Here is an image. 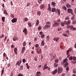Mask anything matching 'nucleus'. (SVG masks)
Segmentation results:
<instances>
[{
    "instance_id": "nucleus-64",
    "label": "nucleus",
    "mask_w": 76,
    "mask_h": 76,
    "mask_svg": "<svg viewBox=\"0 0 76 76\" xmlns=\"http://www.w3.org/2000/svg\"><path fill=\"white\" fill-rule=\"evenodd\" d=\"M34 59L35 61H37V57H35Z\"/></svg>"
},
{
    "instance_id": "nucleus-60",
    "label": "nucleus",
    "mask_w": 76,
    "mask_h": 76,
    "mask_svg": "<svg viewBox=\"0 0 76 76\" xmlns=\"http://www.w3.org/2000/svg\"><path fill=\"white\" fill-rule=\"evenodd\" d=\"M39 50V49H38V48H37L36 49V52L37 53H38Z\"/></svg>"
},
{
    "instance_id": "nucleus-2",
    "label": "nucleus",
    "mask_w": 76,
    "mask_h": 76,
    "mask_svg": "<svg viewBox=\"0 0 76 76\" xmlns=\"http://www.w3.org/2000/svg\"><path fill=\"white\" fill-rule=\"evenodd\" d=\"M70 23H71V20H68L67 21H64V23L65 25H70Z\"/></svg>"
},
{
    "instance_id": "nucleus-15",
    "label": "nucleus",
    "mask_w": 76,
    "mask_h": 76,
    "mask_svg": "<svg viewBox=\"0 0 76 76\" xmlns=\"http://www.w3.org/2000/svg\"><path fill=\"white\" fill-rule=\"evenodd\" d=\"M17 50L18 49H17L16 48H14V51L16 55H17V54H18V53H17Z\"/></svg>"
},
{
    "instance_id": "nucleus-22",
    "label": "nucleus",
    "mask_w": 76,
    "mask_h": 76,
    "mask_svg": "<svg viewBox=\"0 0 76 76\" xmlns=\"http://www.w3.org/2000/svg\"><path fill=\"white\" fill-rule=\"evenodd\" d=\"M69 66V63H66L64 65V67L65 68L66 67L68 66Z\"/></svg>"
},
{
    "instance_id": "nucleus-24",
    "label": "nucleus",
    "mask_w": 76,
    "mask_h": 76,
    "mask_svg": "<svg viewBox=\"0 0 76 76\" xmlns=\"http://www.w3.org/2000/svg\"><path fill=\"white\" fill-rule=\"evenodd\" d=\"M72 50L71 49H69V50H68L67 51L66 54L67 55H68V54H69V52H70Z\"/></svg>"
},
{
    "instance_id": "nucleus-9",
    "label": "nucleus",
    "mask_w": 76,
    "mask_h": 76,
    "mask_svg": "<svg viewBox=\"0 0 76 76\" xmlns=\"http://www.w3.org/2000/svg\"><path fill=\"white\" fill-rule=\"evenodd\" d=\"M47 10L49 11V12H51V8L50 7V4L48 5V7L47 8Z\"/></svg>"
},
{
    "instance_id": "nucleus-56",
    "label": "nucleus",
    "mask_w": 76,
    "mask_h": 76,
    "mask_svg": "<svg viewBox=\"0 0 76 76\" xmlns=\"http://www.w3.org/2000/svg\"><path fill=\"white\" fill-rule=\"evenodd\" d=\"M10 16L11 17V18H14V15L13 14H11Z\"/></svg>"
},
{
    "instance_id": "nucleus-26",
    "label": "nucleus",
    "mask_w": 76,
    "mask_h": 76,
    "mask_svg": "<svg viewBox=\"0 0 76 76\" xmlns=\"http://www.w3.org/2000/svg\"><path fill=\"white\" fill-rule=\"evenodd\" d=\"M56 9L55 8H53L51 10V12H55L56 11Z\"/></svg>"
},
{
    "instance_id": "nucleus-44",
    "label": "nucleus",
    "mask_w": 76,
    "mask_h": 76,
    "mask_svg": "<svg viewBox=\"0 0 76 76\" xmlns=\"http://www.w3.org/2000/svg\"><path fill=\"white\" fill-rule=\"evenodd\" d=\"M23 66H20V67L19 68L20 70H23Z\"/></svg>"
},
{
    "instance_id": "nucleus-38",
    "label": "nucleus",
    "mask_w": 76,
    "mask_h": 76,
    "mask_svg": "<svg viewBox=\"0 0 76 76\" xmlns=\"http://www.w3.org/2000/svg\"><path fill=\"white\" fill-rule=\"evenodd\" d=\"M72 60L73 61H76V56H73Z\"/></svg>"
},
{
    "instance_id": "nucleus-35",
    "label": "nucleus",
    "mask_w": 76,
    "mask_h": 76,
    "mask_svg": "<svg viewBox=\"0 0 76 76\" xmlns=\"http://www.w3.org/2000/svg\"><path fill=\"white\" fill-rule=\"evenodd\" d=\"M18 39L16 37H14L13 38V40L14 41H16V40H18Z\"/></svg>"
},
{
    "instance_id": "nucleus-58",
    "label": "nucleus",
    "mask_w": 76,
    "mask_h": 76,
    "mask_svg": "<svg viewBox=\"0 0 76 76\" xmlns=\"http://www.w3.org/2000/svg\"><path fill=\"white\" fill-rule=\"evenodd\" d=\"M11 48H15V46L13 45H12L11 46Z\"/></svg>"
},
{
    "instance_id": "nucleus-49",
    "label": "nucleus",
    "mask_w": 76,
    "mask_h": 76,
    "mask_svg": "<svg viewBox=\"0 0 76 76\" xmlns=\"http://www.w3.org/2000/svg\"><path fill=\"white\" fill-rule=\"evenodd\" d=\"M69 60H73V57L72 56H70L69 58Z\"/></svg>"
},
{
    "instance_id": "nucleus-1",
    "label": "nucleus",
    "mask_w": 76,
    "mask_h": 76,
    "mask_svg": "<svg viewBox=\"0 0 76 76\" xmlns=\"http://www.w3.org/2000/svg\"><path fill=\"white\" fill-rule=\"evenodd\" d=\"M67 12L68 13L71 14L72 15H73V10L72 9H68L67 10Z\"/></svg>"
},
{
    "instance_id": "nucleus-31",
    "label": "nucleus",
    "mask_w": 76,
    "mask_h": 76,
    "mask_svg": "<svg viewBox=\"0 0 76 76\" xmlns=\"http://www.w3.org/2000/svg\"><path fill=\"white\" fill-rule=\"evenodd\" d=\"M58 61H59L58 59H56L55 60V62L56 63H58Z\"/></svg>"
},
{
    "instance_id": "nucleus-63",
    "label": "nucleus",
    "mask_w": 76,
    "mask_h": 76,
    "mask_svg": "<svg viewBox=\"0 0 76 76\" xmlns=\"http://www.w3.org/2000/svg\"><path fill=\"white\" fill-rule=\"evenodd\" d=\"M45 48V50H47V46L46 45L44 47Z\"/></svg>"
},
{
    "instance_id": "nucleus-41",
    "label": "nucleus",
    "mask_w": 76,
    "mask_h": 76,
    "mask_svg": "<svg viewBox=\"0 0 76 76\" xmlns=\"http://www.w3.org/2000/svg\"><path fill=\"white\" fill-rule=\"evenodd\" d=\"M50 36H48L47 37H46V39L47 40H48V41H49V39H50Z\"/></svg>"
},
{
    "instance_id": "nucleus-40",
    "label": "nucleus",
    "mask_w": 76,
    "mask_h": 76,
    "mask_svg": "<svg viewBox=\"0 0 76 76\" xmlns=\"http://www.w3.org/2000/svg\"><path fill=\"white\" fill-rule=\"evenodd\" d=\"M37 15L38 16H40L41 15V12L40 11H38L37 12Z\"/></svg>"
},
{
    "instance_id": "nucleus-32",
    "label": "nucleus",
    "mask_w": 76,
    "mask_h": 76,
    "mask_svg": "<svg viewBox=\"0 0 76 76\" xmlns=\"http://www.w3.org/2000/svg\"><path fill=\"white\" fill-rule=\"evenodd\" d=\"M2 20V22H4L5 21V17H2L1 18Z\"/></svg>"
},
{
    "instance_id": "nucleus-17",
    "label": "nucleus",
    "mask_w": 76,
    "mask_h": 76,
    "mask_svg": "<svg viewBox=\"0 0 76 76\" xmlns=\"http://www.w3.org/2000/svg\"><path fill=\"white\" fill-rule=\"evenodd\" d=\"M58 63H54V67H58Z\"/></svg>"
},
{
    "instance_id": "nucleus-25",
    "label": "nucleus",
    "mask_w": 76,
    "mask_h": 76,
    "mask_svg": "<svg viewBox=\"0 0 76 76\" xmlns=\"http://www.w3.org/2000/svg\"><path fill=\"white\" fill-rule=\"evenodd\" d=\"M36 26H38V25H39V20H37L36 21Z\"/></svg>"
},
{
    "instance_id": "nucleus-50",
    "label": "nucleus",
    "mask_w": 76,
    "mask_h": 76,
    "mask_svg": "<svg viewBox=\"0 0 76 76\" xmlns=\"http://www.w3.org/2000/svg\"><path fill=\"white\" fill-rule=\"evenodd\" d=\"M3 57H6L7 56V55L6 54V53H4L3 54Z\"/></svg>"
},
{
    "instance_id": "nucleus-54",
    "label": "nucleus",
    "mask_w": 76,
    "mask_h": 76,
    "mask_svg": "<svg viewBox=\"0 0 76 76\" xmlns=\"http://www.w3.org/2000/svg\"><path fill=\"white\" fill-rule=\"evenodd\" d=\"M44 37H45V35L44 34L42 35L41 36L42 38H44Z\"/></svg>"
},
{
    "instance_id": "nucleus-42",
    "label": "nucleus",
    "mask_w": 76,
    "mask_h": 76,
    "mask_svg": "<svg viewBox=\"0 0 76 76\" xmlns=\"http://www.w3.org/2000/svg\"><path fill=\"white\" fill-rule=\"evenodd\" d=\"M28 25L29 26V27H31L32 26V25H31V23H30V22H28Z\"/></svg>"
},
{
    "instance_id": "nucleus-5",
    "label": "nucleus",
    "mask_w": 76,
    "mask_h": 76,
    "mask_svg": "<svg viewBox=\"0 0 76 76\" xmlns=\"http://www.w3.org/2000/svg\"><path fill=\"white\" fill-rule=\"evenodd\" d=\"M22 63V60H20L19 61H18L15 64V65H18V66H20V64Z\"/></svg>"
},
{
    "instance_id": "nucleus-61",
    "label": "nucleus",
    "mask_w": 76,
    "mask_h": 76,
    "mask_svg": "<svg viewBox=\"0 0 76 76\" xmlns=\"http://www.w3.org/2000/svg\"><path fill=\"white\" fill-rule=\"evenodd\" d=\"M69 17H67L65 18V20H69Z\"/></svg>"
},
{
    "instance_id": "nucleus-52",
    "label": "nucleus",
    "mask_w": 76,
    "mask_h": 76,
    "mask_svg": "<svg viewBox=\"0 0 76 76\" xmlns=\"http://www.w3.org/2000/svg\"><path fill=\"white\" fill-rule=\"evenodd\" d=\"M3 37H4V34H2L1 36L0 37V38L1 39V38H3Z\"/></svg>"
},
{
    "instance_id": "nucleus-3",
    "label": "nucleus",
    "mask_w": 76,
    "mask_h": 76,
    "mask_svg": "<svg viewBox=\"0 0 76 76\" xmlns=\"http://www.w3.org/2000/svg\"><path fill=\"white\" fill-rule=\"evenodd\" d=\"M63 71V68H58V74H60L61 73L62 71Z\"/></svg>"
},
{
    "instance_id": "nucleus-57",
    "label": "nucleus",
    "mask_w": 76,
    "mask_h": 76,
    "mask_svg": "<svg viewBox=\"0 0 76 76\" xmlns=\"http://www.w3.org/2000/svg\"><path fill=\"white\" fill-rule=\"evenodd\" d=\"M35 47L36 48H38L39 47V45H38V44H37L35 45Z\"/></svg>"
},
{
    "instance_id": "nucleus-33",
    "label": "nucleus",
    "mask_w": 76,
    "mask_h": 76,
    "mask_svg": "<svg viewBox=\"0 0 76 76\" xmlns=\"http://www.w3.org/2000/svg\"><path fill=\"white\" fill-rule=\"evenodd\" d=\"M44 7V5H41L40 6V9H42Z\"/></svg>"
},
{
    "instance_id": "nucleus-43",
    "label": "nucleus",
    "mask_w": 76,
    "mask_h": 76,
    "mask_svg": "<svg viewBox=\"0 0 76 76\" xmlns=\"http://www.w3.org/2000/svg\"><path fill=\"white\" fill-rule=\"evenodd\" d=\"M42 0H38V2L39 4H40V3H42Z\"/></svg>"
},
{
    "instance_id": "nucleus-28",
    "label": "nucleus",
    "mask_w": 76,
    "mask_h": 76,
    "mask_svg": "<svg viewBox=\"0 0 76 76\" xmlns=\"http://www.w3.org/2000/svg\"><path fill=\"white\" fill-rule=\"evenodd\" d=\"M73 25H75L76 23V20H72V23Z\"/></svg>"
},
{
    "instance_id": "nucleus-19",
    "label": "nucleus",
    "mask_w": 76,
    "mask_h": 76,
    "mask_svg": "<svg viewBox=\"0 0 76 76\" xmlns=\"http://www.w3.org/2000/svg\"><path fill=\"white\" fill-rule=\"evenodd\" d=\"M46 25H47V26H50V22L49 21L47 22L46 23Z\"/></svg>"
},
{
    "instance_id": "nucleus-36",
    "label": "nucleus",
    "mask_w": 76,
    "mask_h": 76,
    "mask_svg": "<svg viewBox=\"0 0 76 76\" xmlns=\"http://www.w3.org/2000/svg\"><path fill=\"white\" fill-rule=\"evenodd\" d=\"M64 24H65L64 22L63 23V22H61V26H64Z\"/></svg>"
},
{
    "instance_id": "nucleus-6",
    "label": "nucleus",
    "mask_w": 76,
    "mask_h": 76,
    "mask_svg": "<svg viewBox=\"0 0 76 76\" xmlns=\"http://www.w3.org/2000/svg\"><path fill=\"white\" fill-rule=\"evenodd\" d=\"M57 69H55V70L52 71V75H55V74H56V73H57Z\"/></svg>"
},
{
    "instance_id": "nucleus-34",
    "label": "nucleus",
    "mask_w": 76,
    "mask_h": 76,
    "mask_svg": "<svg viewBox=\"0 0 76 76\" xmlns=\"http://www.w3.org/2000/svg\"><path fill=\"white\" fill-rule=\"evenodd\" d=\"M66 6L68 8H70V7H71L70 5L69 4H66Z\"/></svg>"
},
{
    "instance_id": "nucleus-10",
    "label": "nucleus",
    "mask_w": 76,
    "mask_h": 76,
    "mask_svg": "<svg viewBox=\"0 0 76 76\" xmlns=\"http://www.w3.org/2000/svg\"><path fill=\"white\" fill-rule=\"evenodd\" d=\"M50 26H47L45 25V26L44 27V29H48V28H50Z\"/></svg>"
},
{
    "instance_id": "nucleus-62",
    "label": "nucleus",
    "mask_w": 76,
    "mask_h": 76,
    "mask_svg": "<svg viewBox=\"0 0 76 76\" xmlns=\"http://www.w3.org/2000/svg\"><path fill=\"white\" fill-rule=\"evenodd\" d=\"M66 70L67 71H69V68L68 67H67L66 68Z\"/></svg>"
},
{
    "instance_id": "nucleus-18",
    "label": "nucleus",
    "mask_w": 76,
    "mask_h": 76,
    "mask_svg": "<svg viewBox=\"0 0 76 76\" xmlns=\"http://www.w3.org/2000/svg\"><path fill=\"white\" fill-rule=\"evenodd\" d=\"M45 44V43L44 42V40H43L41 42V45L42 46H44Z\"/></svg>"
},
{
    "instance_id": "nucleus-37",
    "label": "nucleus",
    "mask_w": 76,
    "mask_h": 76,
    "mask_svg": "<svg viewBox=\"0 0 76 76\" xmlns=\"http://www.w3.org/2000/svg\"><path fill=\"white\" fill-rule=\"evenodd\" d=\"M4 68H3L2 71H1V76H2L3 75V74L4 73Z\"/></svg>"
},
{
    "instance_id": "nucleus-23",
    "label": "nucleus",
    "mask_w": 76,
    "mask_h": 76,
    "mask_svg": "<svg viewBox=\"0 0 76 76\" xmlns=\"http://www.w3.org/2000/svg\"><path fill=\"white\" fill-rule=\"evenodd\" d=\"M68 61V60L67 59H64L63 61V64H64L65 63H67V61Z\"/></svg>"
},
{
    "instance_id": "nucleus-8",
    "label": "nucleus",
    "mask_w": 76,
    "mask_h": 76,
    "mask_svg": "<svg viewBox=\"0 0 76 76\" xmlns=\"http://www.w3.org/2000/svg\"><path fill=\"white\" fill-rule=\"evenodd\" d=\"M17 21V18H14L11 20V22L12 23H15Z\"/></svg>"
},
{
    "instance_id": "nucleus-53",
    "label": "nucleus",
    "mask_w": 76,
    "mask_h": 76,
    "mask_svg": "<svg viewBox=\"0 0 76 76\" xmlns=\"http://www.w3.org/2000/svg\"><path fill=\"white\" fill-rule=\"evenodd\" d=\"M71 26H66V28L68 29H70V27L71 28Z\"/></svg>"
},
{
    "instance_id": "nucleus-29",
    "label": "nucleus",
    "mask_w": 76,
    "mask_h": 76,
    "mask_svg": "<svg viewBox=\"0 0 76 76\" xmlns=\"http://www.w3.org/2000/svg\"><path fill=\"white\" fill-rule=\"evenodd\" d=\"M42 50L41 49H40L38 51L37 54H39V53H41H41H42Z\"/></svg>"
},
{
    "instance_id": "nucleus-47",
    "label": "nucleus",
    "mask_w": 76,
    "mask_h": 76,
    "mask_svg": "<svg viewBox=\"0 0 76 76\" xmlns=\"http://www.w3.org/2000/svg\"><path fill=\"white\" fill-rule=\"evenodd\" d=\"M22 62L24 63H25V62H26V59L25 58H23L22 60Z\"/></svg>"
},
{
    "instance_id": "nucleus-30",
    "label": "nucleus",
    "mask_w": 76,
    "mask_h": 76,
    "mask_svg": "<svg viewBox=\"0 0 76 76\" xmlns=\"http://www.w3.org/2000/svg\"><path fill=\"white\" fill-rule=\"evenodd\" d=\"M57 11L58 12V15H59V16H60V10H58V9H57Z\"/></svg>"
},
{
    "instance_id": "nucleus-4",
    "label": "nucleus",
    "mask_w": 76,
    "mask_h": 76,
    "mask_svg": "<svg viewBox=\"0 0 76 76\" xmlns=\"http://www.w3.org/2000/svg\"><path fill=\"white\" fill-rule=\"evenodd\" d=\"M60 25V23H57V22H55L53 25V27H56V26L57 27L58 25Z\"/></svg>"
},
{
    "instance_id": "nucleus-11",
    "label": "nucleus",
    "mask_w": 76,
    "mask_h": 76,
    "mask_svg": "<svg viewBox=\"0 0 76 76\" xmlns=\"http://www.w3.org/2000/svg\"><path fill=\"white\" fill-rule=\"evenodd\" d=\"M25 47H23L22 48L21 50V53L23 54L25 52Z\"/></svg>"
},
{
    "instance_id": "nucleus-7",
    "label": "nucleus",
    "mask_w": 76,
    "mask_h": 76,
    "mask_svg": "<svg viewBox=\"0 0 76 76\" xmlns=\"http://www.w3.org/2000/svg\"><path fill=\"white\" fill-rule=\"evenodd\" d=\"M23 32H24V33L25 34V35H27V34H28L27 33V30H26V28H24L23 31Z\"/></svg>"
},
{
    "instance_id": "nucleus-48",
    "label": "nucleus",
    "mask_w": 76,
    "mask_h": 76,
    "mask_svg": "<svg viewBox=\"0 0 76 76\" xmlns=\"http://www.w3.org/2000/svg\"><path fill=\"white\" fill-rule=\"evenodd\" d=\"M26 43L25 42H23V46H24V47H25V46H26Z\"/></svg>"
},
{
    "instance_id": "nucleus-51",
    "label": "nucleus",
    "mask_w": 76,
    "mask_h": 76,
    "mask_svg": "<svg viewBox=\"0 0 76 76\" xmlns=\"http://www.w3.org/2000/svg\"><path fill=\"white\" fill-rule=\"evenodd\" d=\"M61 29L62 28L61 27H59L58 28V31H60L61 30Z\"/></svg>"
},
{
    "instance_id": "nucleus-45",
    "label": "nucleus",
    "mask_w": 76,
    "mask_h": 76,
    "mask_svg": "<svg viewBox=\"0 0 76 76\" xmlns=\"http://www.w3.org/2000/svg\"><path fill=\"white\" fill-rule=\"evenodd\" d=\"M51 4L53 5V6H56V5H55V4H56V3H55L54 2H52Z\"/></svg>"
},
{
    "instance_id": "nucleus-21",
    "label": "nucleus",
    "mask_w": 76,
    "mask_h": 76,
    "mask_svg": "<svg viewBox=\"0 0 76 76\" xmlns=\"http://www.w3.org/2000/svg\"><path fill=\"white\" fill-rule=\"evenodd\" d=\"M72 17L71 18V20H75V15L73 14V15H72Z\"/></svg>"
},
{
    "instance_id": "nucleus-16",
    "label": "nucleus",
    "mask_w": 76,
    "mask_h": 76,
    "mask_svg": "<svg viewBox=\"0 0 76 76\" xmlns=\"http://www.w3.org/2000/svg\"><path fill=\"white\" fill-rule=\"evenodd\" d=\"M59 40V38L58 37H56L54 38V41H56V42H57Z\"/></svg>"
},
{
    "instance_id": "nucleus-27",
    "label": "nucleus",
    "mask_w": 76,
    "mask_h": 76,
    "mask_svg": "<svg viewBox=\"0 0 76 76\" xmlns=\"http://www.w3.org/2000/svg\"><path fill=\"white\" fill-rule=\"evenodd\" d=\"M4 14L5 15H7L8 13L7 12V11L6 10L4 11Z\"/></svg>"
},
{
    "instance_id": "nucleus-13",
    "label": "nucleus",
    "mask_w": 76,
    "mask_h": 76,
    "mask_svg": "<svg viewBox=\"0 0 76 76\" xmlns=\"http://www.w3.org/2000/svg\"><path fill=\"white\" fill-rule=\"evenodd\" d=\"M70 30H72V29L73 31H74L75 30H76V28H74V27L73 26H71V27L70 28Z\"/></svg>"
},
{
    "instance_id": "nucleus-39",
    "label": "nucleus",
    "mask_w": 76,
    "mask_h": 76,
    "mask_svg": "<svg viewBox=\"0 0 76 76\" xmlns=\"http://www.w3.org/2000/svg\"><path fill=\"white\" fill-rule=\"evenodd\" d=\"M26 66H27V68L28 69H29V65H28V64L26 63Z\"/></svg>"
},
{
    "instance_id": "nucleus-55",
    "label": "nucleus",
    "mask_w": 76,
    "mask_h": 76,
    "mask_svg": "<svg viewBox=\"0 0 76 76\" xmlns=\"http://www.w3.org/2000/svg\"><path fill=\"white\" fill-rule=\"evenodd\" d=\"M63 9H64V10H66L67 8H66V7L64 6L63 7Z\"/></svg>"
},
{
    "instance_id": "nucleus-46",
    "label": "nucleus",
    "mask_w": 76,
    "mask_h": 76,
    "mask_svg": "<svg viewBox=\"0 0 76 76\" xmlns=\"http://www.w3.org/2000/svg\"><path fill=\"white\" fill-rule=\"evenodd\" d=\"M43 70H45V69H48V66H45V67H43Z\"/></svg>"
},
{
    "instance_id": "nucleus-59",
    "label": "nucleus",
    "mask_w": 76,
    "mask_h": 76,
    "mask_svg": "<svg viewBox=\"0 0 76 76\" xmlns=\"http://www.w3.org/2000/svg\"><path fill=\"white\" fill-rule=\"evenodd\" d=\"M41 29V26H39V27H38V31H39V30H40V29Z\"/></svg>"
},
{
    "instance_id": "nucleus-20",
    "label": "nucleus",
    "mask_w": 76,
    "mask_h": 76,
    "mask_svg": "<svg viewBox=\"0 0 76 76\" xmlns=\"http://www.w3.org/2000/svg\"><path fill=\"white\" fill-rule=\"evenodd\" d=\"M65 33L66 35H70V32H69V30H67V31L65 32Z\"/></svg>"
},
{
    "instance_id": "nucleus-12",
    "label": "nucleus",
    "mask_w": 76,
    "mask_h": 76,
    "mask_svg": "<svg viewBox=\"0 0 76 76\" xmlns=\"http://www.w3.org/2000/svg\"><path fill=\"white\" fill-rule=\"evenodd\" d=\"M70 30H72V29L73 31H74L75 30H76V28H74V27L73 26H71V27L70 28Z\"/></svg>"
},
{
    "instance_id": "nucleus-14",
    "label": "nucleus",
    "mask_w": 76,
    "mask_h": 76,
    "mask_svg": "<svg viewBox=\"0 0 76 76\" xmlns=\"http://www.w3.org/2000/svg\"><path fill=\"white\" fill-rule=\"evenodd\" d=\"M40 75L41 72L39 71L37 72L36 74V76H40Z\"/></svg>"
}]
</instances>
